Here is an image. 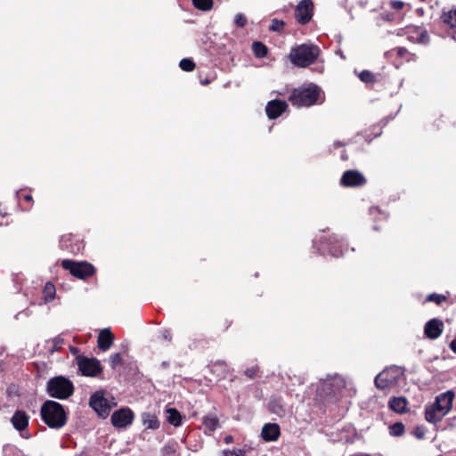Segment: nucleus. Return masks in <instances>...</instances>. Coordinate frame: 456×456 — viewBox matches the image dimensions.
I'll list each match as a JSON object with an SVG mask.
<instances>
[{"mask_svg":"<svg viewBox=\"0 0 456 456\" xmlns=\"http://www.w3.org/2000/svg\"><path fill=\"white\" fill-rule=\"evenodd\" d=\"M334 145L337 146V147H340L343 144L341 142H337L334 143Z\"/></svg>","mask_w":456,"mask_h":456,"instance_id":"a18cd8bd","label":"nucleus"},{"mask_svg":"<svg viewBox=\"0 0 456 456\" xmlns=\"http://www.w3.org/2000/svg\"><path fill=\"white\" fill-rule=\"evenodd\" d=\"M390 6L395 10H401L404 6V3L400 0H392L390 1Z\"/></svg>","mask_w":456,"mask_h":456,"instance_id":"ea45409f","label":"nucleus"},{"mask_svg":"<svg viewBox=\"0 0 456 456\" xmlns=\"http://www.w3.org/2000/svg\"><path fill=\"white\" fill-rule=\"evenodd\" d=\"M259 368L256 365L248 367L245 370V375L249 379H254L257 376Z\"/></svg>","mask_w":456,"mask_h":456,"instance_id":"72a5a7b5","label":"nucleus"},{"mask_svg":"<svg viewBox=\"0 0 456 456\" xmlns=\"http://www.w3.org/2000/svg\"><path fill=\"white\" fill-rule=\"evenodd\" d=\"M55 287L53 283L47 282L43 289L44 297L46 302L52 301L55 296Z\"/></svg>","mask_w":456,"mask_h":456,"instance_id":"bb28decb","label":"nucleus"},{"mask_svg":"<svg viewBox=\"0 0 456 456\" xmlns=\"http://www.w3.org/2000/svg\"><path fill=\"white\" fill-rule=\"evenodd\" d=\"M41 417L51 428H61L67 422V415L61 404L48 400L41 407Z\"/></svg>","mask_w":456,"mask_h":456,"instance_id":"f03ea898","label":"nucleus"},{"mask_svg":"<svg viewBox=\"0 0 456 456\" xmlns=\"http://www.w3.org/2000/svg\"><path fill=\"white\" fill-rule=\"evenodd\" d=\"M404 433V426L401 422H396L389 427V434L393 436H401Z\"/></svg>","mask_w":456,"mask_h":456,"instance_id":"7c9ffc66","label":"nucleus"},{"mask_svg":"<svg viewBox=\"0 0 456 456\" xmlns=\"http://www.w3.org/2000/svg\"><path fill=\"white\" fill-rule=\"evenodd\" d=\"M420 2H425L426 0H419Z\"/></svg>","mask_w":456,"mask_h":456,"instance_id":"3c124183","label":"nucleus"},{"mask_svg":"<svg viewBox=\"0 0 456 456\" xmlns=\"http://www.w3.org/2000/svg\"><path fill=\"white\" fill-rule=\"evenodd\" d=\"M11 422L14 428L20 432L23 438H28L30 436L27 430L28 426V416L25 411H15L11 419Z\"/></svg>","mask_w":456,"mask_h":456,"instance_id":"4468645a","label":"nucleus"},{"mask_svg":"<svg viewBox=\"0 0 456 456\" xmlns=\"http://www.w3.org/2000/svg\"><path fill=\"white\" fill-rule=\"evenodd\" d=\"M61 265L65 270H68L70 274L79 279L90 277L94 273V267L87 262L63 260Z\"/></svg>","mask_w":456,"mask_h":456,"instance_id":"0eeeda50","label":"nucleus"},{"mask_svg":"<svg viewBox=\"0 0 456 456\" xmlns=\"http://www.w3.org/2000/svg\"><path fill=\"white\" fill-rule=\"evenodd\" d=\"M444 330V322L437 319L434 318L429 320L424 327V333L427 338L430 339H436L439 338Z\"/></svg>","mask_w":456,"mask_h":456,"instance_id":"2eb2a0df","label":"nucleus"},{"mask_svg":"<svg viewBox=\"0 0 456 456\" xmlns=\"http://www.w3.org/2000/svg\"><path fill=\"white\" fill-rule=\"evenodd\" d=\"M297 20L301 24H306L312 19L313 3L310 0H302L295 12Z\"/></svg>","mask_w":456,"mask_h":456,"instance_id":"ddd939ff","label":"nucleus"},{"mask_svg":"<svg viewBox=\"0 0 456 456\" xmlns=\"http://www.w3.org/2000/svg\"><path fill=\"white\" fill-rule=\"evenodd\" d=\"M180 68L184 71H192L195 68L194 62L190 59H183L179 63Z\"/></svg>","mask_w":456,"mask_h":456,"instance_id":"2f4dec72","label":"nucleus"},{"mask_svg":"<svg viewBox=\"0 0 456 456\" xmlns=\"http://www.w3.org/2000/svg\"><path fill=\"white\" fill-rule=\"evenodd\" d=\"M222 456H246L245 452L238 449L232 451H224Z\"/></svg>","mask_w":456,"mask_h":456,"instance_id":"e433bc0d","label":"nucleus"},{"mask_svg":"<svg viewBox=\"0 0 456 456\" xmlns=\"http://www.w3.org/2000/svg\"><path fill=\"white\" fill-rule=\"evenodd\" d=\"M121 355L120 354L117 353V354H114L110 356V362H111V366L112 368H115L117 365L120 364L121 362Z\"/></svg>","mask_w":456,"mask_h":456,"instance_id":"58836bf2","label":"nucleus"},{"mask_svg":"<svg viewBox=\"0 0 456 456\" xmlns=\"http://www.w3.org/2000/svg\"><path fill=\"white\" fill-rule=\"evenodd\" d=\"M320 49L314 45L303 44L291 49L289 53L290 61L297 67H307L314 63L318 58Z\"/></svg>","mask_w":456,"mask_h":456,"instance_id":"7ed1b4c3","label":"nucleus"},{"mask_svg":"<svg viewBox=\"0 0 456 456\" xmlns=\"http://www.w3.org/2000/svg\"><path fill=\"white\" fill-rule=\"evenodd\" d=\"M193 5L201 11H208L213 6L212 0H192Z\"/></svg>","mask_w":456,"mask_h":456,"instance_id":"c756f323","label":"nucleus"},{"mask_svg":"<svg viewBox=\"0 0 456 456\" xmlns=\"http://www.w3.org/2000/svg\"><path fill=\"white\" fill-rule=\"evenodd\" d=\"M114 336L109 329L102 330L98 337V346L100 349L106 351L112 345Z\"/></svg>","mask_w":456,"mask_h":456,"instance_id":"412c9836","label":"nucleus"},{"mask_svg":"<svg viewBox=\"0 0 456 456\" xmlns=\"http://www.w3.org/2000/svg\"><path fill=\"white\" fill-rule=\"evenodd\" d=\"M167 421L175 427L181 425L182 417L180 412L175 408H169L167 410Z\"/></svg>","mask_w":456,"mask_h":456,"instance_id":"393cba45","label":"nucleus"},{"mask_svg":"<svg viewBox=\"0 0 456 456\" xmlns=\"http://www.w3.org/2000/svg\"><path fill=\"white\" fill-rule=\"evenodd\" d=\"M427 300L436 302L437 305H440L443 301L445 300V297L438 294H431L428 297Z\"/></svg>","mask_w":456,"mask_h":456,"instance_id":"f704fd0d","label":"nucleus"},{"mask_svg":"<svg viewBox=\"0 0 456 456\" xmlns=\"http://www.w3.org/2000/svg\"><path fill=\"white\" fill-rule=\"evenodd\" d=\"M288 108V104L285 101L272 100L268 102L265 111L270 119H274L280 117Z\"/></svg>","mask_w":456,"mask_h":456,"instance_id":"dca6fc26","label":"nucleus"},{"mask_svg":"<svg viewBox=\"0 0 456 456\" xmlns=\"http://www.w3.org/2000/svg\"><path fill=\"white\" fill-rule=\"evenodd\" d=\"M63 343H64V340L61 337H56V338H53L52 340L48 341L49 351L53 353L55 351L60 350L61 348Z\"/></svg>","mask_w":456,"mask_h":456,"instance_id":"c85d7f7f","label":"nucleus"},{"mask_svg":"<svg viewBox=\"0 0 456 456\" xmlns=\"http://www.w3.org/2000/svg\"><path fill=\"white\" fill-rule=\"evenodd\" d=\"M341 159L346 160V159H347V157L346 156V154L343 153L342 156H341Z\"/></svg>","mask_w":456,"mask_h":456,"instance_id":"de8ad7c7","label":"nucleus"},{"mask_svg":"<svg viewBox=\"0 0 456 456\" xmlns=\"http://www.w3.org/2000/svg\"><path fill=\"white\" fill-rule=\"evenodd\" d=\"M79 370L86 376H96L102 371L100 363L97 360L87 358L79 362Z\"/></svg>","mask_w":456,"mask_h":456,"instance_id":"f3484780","label":"nucleus"},{"mask_svg":"<svg viewBox=\"0 0 456 456\" xmlns=\"http://www.w3.org/2000/svg\"><path fill=\"white\" fill-rule=\"evenodd\" d=\"M30 207L31 206L29 205L28 207H22V208H23L24 210H29Z\"/></svg>","mask_w":456,"mask_h":456,"instance_id":"09e8293b","label":"nucleus"},{"mask_svg":"<svg viewBox=\"0 0 456 456\" xmlns=\"http://www.w3.org/2000/svg\"><path fill=\"white\" fill-rule=\"evenodd\" d=\"M26 314V316H28V314H29L28 311L20 312V313H18V314L16 315V318L18 319V318H19V316H20V314Z\"/></svg>","mask_w":456,"mask_h":456,"instance_id":"c03bdc74","label":"nucleus"},{"mask_svg":"<svg viewBox=\"0 0 456 456\" xmlns=\"http://www.w3.org/2000/svg\"><path fill=\"white\" fill-rule=\"evenodd\" d=\"M359 78L364 83H370L374 81V75L369 70H363L359 74Z\"/></svg>","mask_w":456,"mask_h":456,"instance_id":"473e14b6","label":"nucleus"},{"mask_svg":"<svg viewBox=\"0 0 456 456\" xmlns=\"http://www.w3.org/2000/svg\"><path fill=\"white\" fill-rule=\"evenodd\" d=\"M255 55L258 58H263L267 54L266 46L261 42H254L252 45Z\"/></svg>","mask_w":456,"mask_h":456,"instance_id":"cd10ccee","label":"nucleus"},{"mask_svg":"<svg viewBox=\"0 0 456 456\" xmlns=\"http://www.w3.org/2000/svg\"><path fill=\"white\" fill-rule=\"evenodd\" d=\"M365 183V177L357 170L346 171L340 179V183L345 187H359Z\"/></svg>","mask_w":456,"mask_h":456,"instance_id":"f8f14e48","label":"nucleus"},{"mask_svg":"<svg viewBox=\"0 0 456 456\" xmlns=\"http://www.w3.org/2000/svg\"><path fill=\"white\" fill-rule=\"evenodd\" d=\"M23 200L28 204H30L32 202V196L29 194H26L23 196Z\"/></svg>","mask_w":456,"mask_h":456,"instance_id":"37998d69","label":"nucleus"},{"mask_svg":"<svg viewBox=\"0 0 456 456\" xmlns=\"http://www.w3.org/2000/svg\"><path fill=\"white\" fill-rule=\"evenodd\" d=\"M454 397L452 390L438 395L432 403L426 405L425 419L433 424L440 422L452 410Z\"/></svg>","mask_w":456,"mask_h":456,"instance_id":"f257e3e1","label":"nucleus"},{"mask_svg":"<svg viewBox=\"0 0 456 456\" xmlns=\"http://www.w3.org/2000/svg\"><path fill=\"white\" fill-rule=\"evenodd\" d=\"M451 350L456 354V338L450 344Z\"/></svg>","mask_w":456,"mask_h":456,"instance_id":"a19ab883","label":"nucleus"},{"mask_svg":"<svg viewBox=\"0 0 456 456\" xmlns=\"http://www.w3.org/2000/svg\"><path fill=\"white\" fill-rule=\"evenodd\" d=\"M134 413L129 408H121L111 415V423L115 428H125L132 424Z\"/></svg>","mask_w":456,"mask_h":456,"instance_id":"9b49d317","label":"nucleus"},{"mask_svg":"<svg viewBox=\"0 0 456 456\" xmlns=\"http://www.w3.org/2000/svg\"><path fill=\"white\" fill-rule=\"evenodd\" d=\"M321 96V89L316 86L305 88L294 89L289 97L292 105L297 107H309L318 102Z\"/></svg>","mask_w":456,"mask_h":456,"instance_id":"20e7f679","label":"nucleus"},{"mask_svg":"<svg viewBox=\"0 0 456 456\" xmlns=\"http://www.w3.org/2000/svg\"><path fill=\"white\" fill-rule=\"evenodd\" d=\"M403 375L400 367L392 366L387 368L375 378V385L379 389H386L396 385Z\"/></svg>","mask_w":456,"mask_h":456,"instance_id":"423d86ee","label":"nucleus"},{"mask_svg":"<svg viewBox=\"0 0 456 456\" xmlns=\"http://www.w3.org/2000/svg\"><path fill=\"white\" fill-rule=\"evenodd\" d=\"M234 21H235V24L240 27V28H242L246 25L247 23V18L241 14V13H238L236 16H235V19H234Z\"/></svg>","mask_w":456,"mask_h":456,"instance_id":"c9c22d12","label":"nucleus"},{"mask_svg":"<svg viewBox=\"0 0 456 456\" xmlns=\"http://www.w3.org/2000/svg\"><path fill=\"white\" fill-rule=\"evenodd\" d=\"M261 436L265 441H276L280 436V427L275 423H267L262 428Z\"/></svg>","mask_w":456,"mask_h":456,"instance_id":"6ab92c4d","label":"nucleus"},{"mask_svg":"<svg viewBox=\"0 0 456 456\" xmlns=\"http://www.w3.org/2000/svg\"><path fill=\"white\" fill-rule=\"evenodd\" d=\"M163 337L165 339L170 340L171 339V332L169 330H165L163 332Z\"/></svg>","mask_w":456,"mask_h":456,"instance_id":"79ce46f5","label":"nucleus"},{"mask_svg":"<svg viewBox=\"0 0 456 456\" xmlns=\"http://www.w3.org/2000/svg\"><path fill=\"white\" fill-rule=\"evenodd\" d=\"M345 380L340 376H335L330 379L324 380L322 383L324 395H335L341 387H344Z\"/></svg>","mask_w":456,"mask_h":456,"instance_id":"a211bd4d","label":"nucleus"},{"mask_svg":"<svg viewBox=\"0 0 456 456\" xmlns=\"http://www.w3.org/2000/svg\"><path fill=\"white\" fill-rule=\"evenodd\" d=\"M114 403L104 397L102 392H96L90 398V406L101 416L107 417Z\"/></svg>","mask_w":456,"mask_h":456,"instance_id":"1a4fd4ad","label":"nucleus"},{"mask_svg":"<svg viewBox=\"0 0 456 456\" xmlns=\"http://www.w3.org/2000/svg\"><path fill=\"white\" fill-rule=\"evenodd\" d=\"M204 432L211 435L219 426V420L216 416L208 415L203 419Z\"/></svg>","mask_w":456,"mask_h":456,"instance_id":"4be33fe9","label":"nucleus"},{"mask_svg":"<svg viewBox=\"0 0 456 456\" xmlns=\"http://www.w3.org/2000/svg\"><path fill=\"white\" fill-rule=\"evenodd\" d=\"M440 20L446 35L456 41V8L443 11Z\"/></svg>","mask_w":456,"mask_h":456,"instance_id":"9d476101","label":"nucleus"},{"mask_svg":"<svg viewBox=\"0 0 456 456\" xmlns=\"http://www.w3.org/2000/svg\"><path fill=\"white\" fill-rule=\"evenodd\" d=\"M0 224H3V223H2V222H0Z\"/></svg>","mask_w":456,"mask_h":456,"instance_id":"603ef678","label":"nucleus"},{"mask_svg":"<svg viewBox=\"0 0 456 456\" xmlns=\"http://www.w3.org/2000/svg\"><path fill=\"white\" fill-rule=\"evenodd\" d=\"M231 440H232V437H231V436H227V437L225 438V442H226V443H230V442H231Z\"/></svg>","mask_w":456,"mask_h":456,"instance_id":"49530a36","label":"nucleus"},{"mask_svg":"<svg viewBox=\"0 0 456 456\" xmlns=\"http://www.w3.org/2000/svg\"><path fill=\"white\" fill-rule=\"evenodd\" d=\"M142 423L149 429H158L159 428L158 418L151 413L142 414Z\"/></svg>","mask_w":456,"mask_h":456,"instance_id":"b1692460","label":"nucleus"},{"mask_svg":"<svg viewBox=\"0 0 456 456\" xmlns=\"http://www.w3.org/2000/svg\"><path fill=\"white\" fill-rule=\"evenodd\" d=\"M17 197H18V199L20 200V199L21 198V193H20V192H18V193H17Z\"/></svg>","mask_w":456,"mask_h":456,"instance_id":"8fccbe9b","label":"nucleus"},{"mask_svg":"<svg viewBox=\"0 0 456 456\" xmlns=\"http://www.w3.org/2000/svg\"><path fill=\"white\" fill-rule=\"evenodd\" d=\"M283 26H284L283 21L274 19L272 20V25L270 27V29L273 31H279L282 28Z\"/></svg>","mask_w":456,"mask_h":456,"instance_id":"4c0bfd02","label":"nucleus"},{"mask_svg":"<svg viewBox=\"0 0 456 456\" xmlns=\"http://www.w3.org/2000/svg\"><path fill=\"white\" fill-rule=\"evenodd\" d=\"M269 408L273 413L279 416L285 414L284 406L281 404L279 399H272L269 403Z\"/></svg>","mask_w":456,"mask_h":456,"instance_id":"a878e982","label":"nucleus"},{"mask_svg":"<svg viewBox=\"0 0 456 456\" xmlns=\"http://www.w3.org/2000/svg\"><path fill=\"white\" fill-rule=\"evenodd\" d=\"M408 401L403 396L392 397L388 402V407L396 413H404L408 411Z\"/></svg>","mask_w":456,"mask_h":456,"instance_id":"aec40b11","label":"nucleus"},{"mask_svg":"<svg viewBox=\"0 0 456 456\" xmlns=\"http://www.w3.org/2000/svg\"><path fill=\"white\" fill-rule=\"evenodd\" d=\"M46 391L51 397L64 400L73 394L74 386L69 379L58 376L48 380Z\"/></svg>","mask_w":456,"mask_h":456,"instance_id":"39448f33","label":"nucleus"},{"mask_svg":"<svg viewBox=\"0 0 456 456\" xmlns=\"http://www.w3.org/2000/svg\"><path fill=\"white\" fill-rule=\"evenodd\" d=\"M210 370L218 379H222L226 377L228 366L224 362H216L210 365Z\"/></svg>","mask_w":456,"mask_h":456,"instance_id":"5701e85b","label":"nucleus"},{"mask_svg":"<svg viewBox=\"0 0 456 456\" xmlns=\"http://www.w3.org/2000/svg\"><path fill=\"white\" fill-rule=\"evenodd\" d=\"M322 255H330L336 257L343 256V242L337 236H330L320 241V245L314 242V245Z\"/></svg>","mask_w":456,"mask_h":456,"instance_id":"6e6552de","label":"nucleus"}]
</instances>
